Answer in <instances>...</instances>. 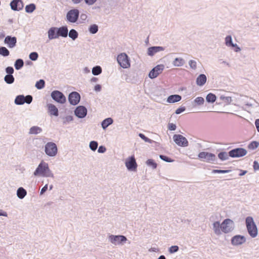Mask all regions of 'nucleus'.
Listing matches in <instances>:
<instances>
[{
	"instance_id": "f257e3e1",
	"label": "nucleus",
	"mask_w": 259,
	"mask_h": 259,
	"mask_svg": "<svg viewBox=\"0 0 259 259\" xmlns=\"http://www.w3.org/2000/svg\"><path fill=\"white\" fill-rule=\"evenodd\" d=\"M48 35L50 40L58 38L60 36L66 37L68 35V27L66 25L60 27H52L48 30Z\"/></svg>"
},
{
	"instance_id": "f03ea898",
	"label": "nucleus",
	"mask_w": 259,
	"mask_h": 259,
	"mask_svg": "<svg viewBox=\"0 0 259 259\" xmlns=\"http://www.w3.org/2000/svg\"><path fill=\"white\" fill-rule=\"evenodd\" d=\"M245 224L247 232L252 238H255L258 234L257 228L251 217H247L245 219Z\"/></svg>"
},
{
	"instance_id": "7ed1b4c3",
	"label": "nucleus",
	"mask_w": 259,
	"mask_h": 259,
	"mask_svg": "<svg viewBox=\"0 0 259 259\" xmlns=\"http://www.w3.org/2000/svg\"><path fill=\"white\" fill-rule=\"evenodd\" d=\"M117 61L119 66L122 68L126 69L131 67L130 58L125 53H122L118 55Z\"/></svg>"
},
{
	"instance_id": "20e7f679",
	"label": "nucleus",
	"mask_w": 259,
	"mask_h": 259,
	"mask_svg": "<svg viewBox=\"0 0 259 259\" xmlns=\"http://www.w3.org/2000/svg\"><path fill=\"white\" fill-rule=\"evenodd\" d=\"M198 157L201 161L212 163H215L214 162L217 160L214 154L208 152H201Z\"/></svg>"
},
{
	"instance_id": "39448f33",
	"label": "nucleus",
	"mask_w": 259,
	"mask_h": 259,
	"mask_svg": "<svg viewBox=\"0 0 259 259\" xmlns=\"http://www.w3.org/2000/svg\"><path fill=\"white\" fill-rule=\"evenodd\" d=\"M45 152L50 157L55 156L58 153L57 145L54 142H48L45 146Z\"/></svg>"
},
{
	"instance_id": "423d86ee",
	"label": "nucleus",
	"mask_w": 259,
	"mask_h": 259,
	"mask_svg": "<svg viewBox=\"0 0 259 259\" xmlns=\"http://www.w3.org/2000/svg\"><path fill=\"white\" fill-rule=\"evenodd\" d=\"M108 240L109 241L115 245H123L127 240L125 236L121 235H110L108 236Z\"/></svg>"
},
{
	"instance_id": "0eeeda50",
	"label": "nucleus",
	"mask_w": 259,
	"mask_h": 259,
	"mask_svg": "<svg viewBox=\"0 0 259 259\" xmlns=\"http://www.w3.org/2000/svg\"><path fill=\"white\" fill-rule=\"evenodd\" d=\"M79 17V11L77 9H71L66 14V20L71 23H76Z\"/></svg>"
},
{
	"instance_id": "6e6552de",
	"label": "nucleus",
	"mask_w": 259,
	"mask_h": 259,
	"mask_svg": "<svg viewBox=\"0 0 259 259\" xmlns=\"http://www.w3.org/2000/svg\"><path fill=\"white\" fill-rule=\"evenodd\" d=\"M52 99L59 104H64L66 102V98L62 92L58 90H54L51 93Z\"/></svg>"
},
{
	"instance_id": "1a4fd4ad",
	"label": "nucleus",
	"mask_w": 259,
	"mask_h": 259,
	"mask_svg": "<svg viewBox=\"0 0 259 259\" xmlns=\"http://www.w3.org/2000/svg\"><path fill=\"white\" fill-rule=\"evenodd\" d=\"M33 100L31 95H27L24 96L23 95H19L16 97L14 103L17 105H22L24 103L30 104Z\"/></svg>"
},
{
	"instance_id": "9d476101",
	"label": "nucleus",
	"mask_w": 259,
	"mask_h": 259,
	"mask_svg": "<svg viewBox=\"0 0 259 259\" xmlns=\"http://www.w3.org/2000/svg\"><path fill=\"white\" fill-rule=\"evenodd\" d=\"M222 232L228 233L232 232L234 229V222L230 219H225L222 223Z\"/></svg>"
},
{
	"instance_id": "9b49d317",
	"label": "nucleus",
	"mask_w": 259,
	"mask_h": 259,
	"mask_svg": "<svg viewBox=\"0 0 259 259\" xmlns=\"http://www.w3.org/2000/svg\"><path fill=\"white\" fill-rule=\"evenodd\" d=\"M247 150L243 148H236L229 151V155L232 158H239L245 156Z\"/></svg>"
},
{
	"instance_id": "f8f14e48",
	"label": "nucleus",
	"mask_w": 259,
	"mask_h": 259,
	"mask_svg": "<svg viewBox=\"0 0 259 259\" xmlns=\"http://www.w3.org/2000/svg\"><path fill=\"white\" fill-rule=\"evenodd\" d=\"M164 69V66L163 64H159L153 67L149 72L148 76L151 79L156 78L160 73H162Z\"/></svg>"
},
{
	"instance_id": "ddd939ff",
	"label": "nucleus",
	"mask_w": 259,
	"mask_h": 259,
	"mask_svg": "<svg viewBox=\"0 0 259 259\" xmlns=\"http://www.w3.org/2000/svg\"><path fill=\"white\" fill-rule=\"evenodd\" d=\"M173 139L176 144L179 146L185 147L189 145L187 139L181 135H174Z\"/></svg>"
},
{
	"instance_id": "4468645a",
	"label": "nucleus",
	"mask_w": 259,
	"mask_h": 259,
	"mask_svg": "<svg viewBox=\"0 0 259 259\" xmlns=\"http://www.w3.org/2000/svg\"><path fill=\"white\" fill-rule=\"evenodd\" d=\"M125 166L127 169L130 171H135L137 168V164L136 159L134 155L130 156L126 159L125 162Z\"/></svg>"
},
{
	"instance_id": "2eb2a0df",
	"label": "nucleus",
	"mask_w": 259,
	"mask_h": 259,
	"mask_svg": "<svg viewBox=\"0 0 259 259\" xmlns=\"http://www.w3.org/2000/svg\"><path fill=\"white\" fill-rule=\"evenodd\" d=\"M68 99L69 103L75 106L79 103L80 100V95L77 92H72L69 94Z\"/></svg>"
},
{
	"instance_id": "dca6fc26",
	"label": "nucleus",
	"mask_w": 259,
	"mask_h": 259,
	"mask_svg": "<svg viewBox=\"0 0 259 259\" xmlns=\"http://www.w3.org/2000/svg\"><path fill=\"white\" fill-rule=\"evenodd\" d=\"M48 164L43 161H42L38 165L36 169L35 170L33 175L35 176L38 175L42 176L45 172H46L47 169H48Z\"/></svg>"
},
{
	"instance_id": "f3484780",
	"label": "nucleus",
	"mask_w": 259,
	"mask_h": 259,
	"mask_svg": "<svg viewBox=\"0 0 259 259\" xmlns=\"http://www.w3.org/2000/svg\"><path fill=\"white\" fill-rule=\"evenodd\" d=\"M246 238L244 236L236 235L231 238V244L234 246L242 245L246 242Z\"/></svg>"
},
{
	"instance_id": "a211bd4d",
	"label": "nucleus",
	"mask_w": 259,
	"mask_h": 259,
	"mask_svg": "<svg viewBox=\"0 0 259 259\" xmlns=\"http://www.w3.org/2000/svg\"><path fill=\"white\" fill-rule=\"evenodd\" d=\"M75 115L79 118L85 117L87 114V109L84 106L80 105L74 110Z\"/></svg>"
},
{
	"instance_id": "6ab92c4d",
	"label": "nucleus",
	"mask_w": 259,
	"mask_h": 259,
	"mask_svg": "<svg viewBox=\"0 0 259 259\" xmlns=\"http://www.w3.org/2000/svg\"><path fill=\"white\" fill-rule=\"evenodd\" d=\"M10 6L12 10L19 11L23 9L24 4L22 0H12L10 2Z\"/></svg>"
},
{
	"instance_id": "aec40b11",
	"label": "nucleus",
	"mask_w": 259,
	"mask_h": 259,
	"mask_svg": "<svg viewBox=\"0 0 259 259\" xmlns=\"http://www.w3.org/2000/svg\"><path fill=\"white\" fill-rule=\"evenodd\" d=\"M4 43L7 45L9 48H14L16 47L17 44V38L15 36L7 35L4 39Z\"/></svg>"
},
{
	"instance_id": "412c9836",
	"label": "nucleus",
	"mask_w": 259,
	"mask_h": 259,
	"mask_svg": "<svg viewBox=\"0 0 259 259\" xmlns=\"http://www.w3.org/2000/svg\"><path fill=\"white\" fill-rule=\"evenodd\" d=\"M165 48L161 46H153L148 49L147 54L149 56H153L156 53L164 51Z\"/></svg>"
},
{
	"instance_id": "4be33fe9",
	"label": "nucleus",
	"mask_w": 259,
	"mask_h": 259,
	"mask_svg": "<svg viewBox=\"0 0 259 259\" xmlns=\"http://www.w3.org/2000/svg\"><path fill=\"white\" fill-rule=\"evenodd\" d=\"M48 112L51 115L58 116L59 115V110L55 105L53 104H48L47 105Z\"/></svg>"
},
{
	"instance_id": "5701e85b",
	"label": "nucleus",
	"mask_w": 259,
	"mask_h": 259,
	"mask_svg": "<svg viewBox=\"0 0 259 259\" xmlns=\"http://www.w3.org/2000/svg\"><path fill=\"white\" fill-rule=\"evenodd\" d=\"M207 80L206 76L204 74H200L196 78V82L198 86H203Z\"/></svg>"
},
{
	"instance_id": "b1692460",
	"label": "nucleus",
	"mask_w": 259,
	"mask_h": 259,
	"mask_svg": "<svg viewBox=\"0 0 259 259\" xmlns=\"http://www.w3.org/2000/svg\"><path fill=\"white\" fill-rule=\"evenodd\" d=\"M213 230L214 233L217 235L221 234V231H222V224H221L220 222L216 221L213 223Z\"/></svg>"
},
{
	"instance_id": "393cba45",
	"label": "nucleus",
	"mask_w": 259,
	"mask_h": 259,
	"mask_svg": "<svg viewBox=\"0 0 259 259\" xmlns=\"http://www.w3.org/2000/svg\"><path fill=\"white\" fill-rule=\"evenodd\" d=\"M182 97L179 95H172L168 97L167 102L169 103H174L180 101Z\"/></svg>"
},
{
	"instance_id": "a878e982",
	"label": "nucleus",
	"mask_w": 259,
	"mask_h": 259,
	"mask_svg": "<svg viewBox=\"0 0 259 259\" xmlns=\"http://www.w3.org/2000/svg\"><path fill=\"white\" fill-rule=\"evenodd\" d=\"M113 122V119L108 117L104 119L101 122V126L103 130H106L110 125Z\"/></svg>"
},
{
	"instance_id": "bb28decb",
	"label": "nucleus",
	"mask_w": 259,
	"mask_h": 259,
	"mask_svg": "<svg viewBox=\"0 0 259 259\" xmlns=\"http://www.w3.org/2000/svg\"><path fill=\"white\" fill-rule=\"evenodd\" d=\"M27 195L26 190L23 187H19L17 190V196L20 199H23Z\"/></svg>"
},
{
	"instance_id": "cd10ccee",
	"label": "nucleus",
	"mask_w": 259,
	"mask_h": 259,
	"mask_svg": "<svg viewBox=\"0 0 259 259\" xmlns=\"http://www.w3.org/2000/svg\"><path fill=\"white\" fill-rule=\"evenodd\" d=\"M42 130L41 127L37 126H33L29 129V134L37 135L40 133Z\"/></svg>"
},
{
	"instance_id": "c85d7f7f",
	"label": "nucleus",
	"mask_w": 259,
	"mask_h": 259,
	"mask_svg": "<svg viewBox=\"0 0 259 259\" xmlns=\"http://www.w3.org/2000/svg\"><path fill=\"white\" fill-rule=\"evenodd\" d=\"M185 60L182 58H176L173 61L172 64L176 67H181L185 64Z\"/></svg>"
},
{
	"instance_id": "c756f323",
	"label": "nucleus",
	"mask_w": 259,
	"mask_h": 259,
	"mask_svg": "<svg viewBox=\"0 0 259 259\" xmlns=\"http://www.w3.org/2000/svg\"><path fill=\"white\" fill-rule=\"evenodd\" d=\"M68 35L73 40H75L78 37V33L74 29H70L69 32H68Z\"/></svg>"
},
{
	"instance_id": "7c9ffc66",
	"label": "nucleus",
	"mask_w": 259,
	"mask_h": 259,
	"mask_svg": "<svg viewBox=\"0 0 259 259\" xmlns=\"http://www.w3.org/2000/svg\"><path fill=\"white\" fill-rule=\"evenodd\" d=\"M24 65V61L22 59H17L14 63V67L17 70L21 69Z\"/></svg>"
},
{
	"instance_id": "2f4dec72",
	"label": "nucleus",
	"mask_w": 259,
	"mask_h": 259,
	"mask_svg": "<svg viewBox=\"0 0 259 259\" xmlns=\"http://www.w3.org/2000/svg\"><path fill=\"white\" fill-rule=\"evenodd\" d=\"M4 81L7 84H12L15 81V78L12 74H7L4 77Z\"/></svg>"
},
{
	"instance_id": "473e14b6",
	"label": "nucleus",
	"mask_w": 259,
	"mask_h": 259,
	"mask_svg": "<svg viewBox=\"0 0 259 259\" xmlns=\"http://www.w3.org/2000/svg\"><path fill=\"white\" fill-rule=\"evenodd\" d=\"M88 30L91 34H96L99 30V26L96 24H92L89 26Z\"/></svg>"
},
{
	"instance_id": "72a5a7b5",
	"label": "nucleus",
	"mask_w": 259,
	"mask_h": 259,
	"mask_svg": "<svg viewBox=\"0 0 259 259\" xmlns=\"http://www.w3.org/2000/svg\"><path fill=\"white\" fill-rule=\"evenodd\" d=\"M36 9V5L31 3L26 6L25 10L27 13H32Z\"/></svg>"
},
{
	"instance_id": "f704fd0d",
	"label": "nucleus",
	"mask_w": 259,
	"mask_h": 259,
	"mask_svg": "<svg viewBox=\"0 0 259 259\" xmlns=\"http://www.w3.org/2000/svg\"><path fill=\"white\" fill-rule=\"evenodd\" d=\"M216 99V96L211 93L208 94L206 97V100L208 103H213L215 101Z\"/></svg>"
},
{
	"instance_id": "c9c22d12",
	"label": "nucleus",
	"mask_w": 259,
	"mask_h": 259,
	"mask_svg": "<svg viewBox=\"0 0 259 259\" xmlns=\"http://www.w3.org/2000/svg\"><path fill=\"white\" fill-rule=\"evenodd\" d=\"M102 69L101 66L97 65L92 68V74L94 75H99L102 73Z\"/></svg>"
},
{
	"instance_id": "e433bc0d",
	"label": "nucleus",
	"mask_w": 259,
	"mask_h": 259,
	"mask_svg": "<svg viewBox=\"0 0 259 259\" xmlns=\"http://www.w3.org/2000/svg\"><path fill=\"white\" fill-rule=\"evenodd\" d=\"M229 152L227 153L226 152H221L218 154V157L222 161L226 160L229 159Z\"/></svg>"
},
{
	"instance_id": "4c0bfd02",
	"label": "nucleus",
	"mask_w": 259,
	"mask_h": 259,
	"mask_svg": "<svg viewBox=\"0 0 259 259\" xmlns=\"http://www.w3.org/2000/svg\"><path fill=\"white\" fill-rule=\"evenodd\" d=\"M10 51L5 47H0V55L6 57L9 56Z\"/></svg>"
},
{
	"instance_id": "58836bf2",
	"label": "nucleus",
	"mask_w": 259,
	"mask_h": 259,
	"mask_svg": "<svg viewBox=\"0 0 259 259\" xmlns=\"http://www.w3.org/2000/svg\"><path fill=\"white\" fill-rule=\"evenodd\" d=\"M146 164L148 166L152 167L153 169H156L157 167V164L152 159H148L146 161Z\"/></svg>"
},
{
	"instance_id": "ea45409f",
	"label": "nucleus",
	"mask_w": 259,
	"mask_h": 259,
	"mask_svg": "<svg viewBox=\"0 0 259 259\" xmlns=\"http://www.w3.org/2000/svg\"><path fill=\"white\" fill-rule=\"evenodd\" d=\"M259 146V142L257 141H252L250 142L247 147L250 150H254L257 148Z\"/></svg>"
},
{
	"instance_id": "a19ab883",
	"label": "nucleus",
	"mask_w": 259,
	"mask_h": 259,
	"mask_svg": "<svg viewBox=\"0 0 259 259\" xmlns=\"http://www.w3.org/2000/svg\"><path fill=\"white\" fill-rule=\"evenodd\" d=\"M35 86L38 90L43 89L45 86V80L44 79L39 80L38 81H36Z\"/></svg>"
},
{
	"instance_id": "79ce46f5",
	"label": "nucleus",
	"mask_w": 259,
	"mask_h": 259,
	"mask_svg": "<svg viewBox=\"0 0 259 259\" xmlns=\"http://www.w3.org/2000/svg\"><path fill=\"white\" fill-rule=\"evenodd\" d=\"M98 146V143L95 141H92L89 144L90 148L93 151H95Z\"/></svg>"
},
{
	"instance_id": "37998d69",
	"label": "nucleus",
	"mask_w": 259,
	"mask_h": 259,
	"mask_svg": "<svg viewBox=\"0 0 259 259\" xmlns=\"http://www.w3.org/2000/svg\"><path fill=\"white\" fill-rule=\"evenodd\" d=\"M139 136L145 142H147V143H155V141H154L153 140H151V139H150L149 138H148V137H146L145 136L144 134H142V133H140L139 134Z\"/></svg>"
},
{
	"instance_id": "c03bdc74",
	"label": "nucleus",
	"mask_w": 259,
	"mask_h": 259,
	"mask_svg": "<svg viewBox=\"0 0 259 259\" xmlns=\"http://www.w3.org/2000/svg\"><path fill=\"white\" fill-rule=\"evenodd\" d=\"M225 45L227 46V47H231V46L232 45V44L233 43V41H232V36L231 35H227L226 37H225Z\"/></svg>"
},
{
	"instance_id": "a18cd8bd",
	"label": "nucleus",
	"mask_w": 259,
	"mask_h": 259,
	"mask_svg": "<svg viewBox=\"0 0 259 259\" xmlns=\"http://www.w3.org/2000/svg\"><path fill=\"white\" fill-rule=\"evenodd\" d=\"M220 99L223 101L227 104H229L232 101V98L231 97H226L223 95L220 96Z\"/></svg>"
},
{
	"instance_id": "49530a36",
	"label": "nucleus",
	"mask_w": 259,
	"mask_h": 259,
	"mask_svg": "<svg viewBox=\"0 0 259 259\" xmlns=\"http://www.w3.org/2000/svg\"><path fill=\"white\" fill-rule=\"evenodd\" d=\"M29 58L31 61H36L38 58V54L36 52H31L29 55Z\"/></svg>"
},
{
	"instance_id": "de8ad7c7",
	"label": "nucleus",
	"mask_w": 259,
	"mask_h": 259,
	"mask_svg": "<svg viewBox=\"0 0 259 259\" xmlns=\"http://www.w3.org/2000/svg\"><path fill=\"white\" fill-rule=\"evenodd\" d=\"M159 158L161 160H162L165 162H172L174 161V159H172L170 158V157H169L166 155H162V154L160 155Z\"/></svg>"
},
{
	"instance_id": "09e8293b",
	"label": "nucleus",
	"mask_w": 259,
	"mask_h": 259,
	"mask_svg": "<svg viewBox=\"0 0 259 259\" xmlns=\"http://www.w3.org/2000/svg\"><path fill=\"white\" fill-rule=\"evenodd\" d=\"M179 250V247L178 245H172L169 247L168 251L170 253H174Z\"/></svg>"
},
{
	"instance_id": "8fccbe9b",
	"label": "nucleus",
	"mask_w": 259,
	"mask_h": 259,
	"mask_svg": "<svg viewBox=\"0 0 259 259\" xmlns=\"http://www.w3.org/2000/svg\"><path fill=\"white\" fill-rule=\"evenodd\" d=\"M42 176L44 177H51L52 178H54V174H53L52 171L50 170L49 167H48V169H47L46 172H45Z\"/></svg>"
},
{
	"instance_id": "3c124183",
	"label": "nucleus",
	"mask_w": 259,
	"mask_h": 259,
	"mask_svg": "<svg viewBox=\"0 0 259 259\" xmlns=\"http://www.w3.org/2000/svg\"><path fill=\"white\" fill-rule=\"evenodd\" d=\"M194 102L198 105H201L203 104L204 99L202 97H198L194 100Z\"/></svg>"
},
{
	"instance_id": "603ef678",
	"label": "nucleus",
	"mask_w": 259,
	"mask_h": 259,
	"mask_svg": "<svg viewBox=\"0 0 259 259\" xmlns=\"http://www.w3.org/2000/svg\"><path fill=\"white\" fill-rule=\"evenodd\" d=\"M80 16V23H84L87 21L88 15L85 13L81 14Z\"/></svg>"
},
{
	"instance_id": "864d4df0",
	"label": "nucleus",
	"mask_w": 259,
	"mask_h": 259,
	"mask_svg": "<svg viewBox=\"0 0 259 259\" xmlns=\"http://www.w3.org/2000/svg\"><path fill=\"white\" fill-rule=\"evenodd\" d=\"M63 124H66L73 120V117L71 115H68L63 118Z\"/></svg>"
},
{
	"instance_id": "5fc2aeb1",
	"label": "nucleus",
	"mask_w": 259,
	"mask_h": 259,
	"mask_svg": "<svg viewBox=\"0 0 259 259\" xmlns=\"http://www.w3.org/2000/svg\"><path fill=\"white\" fill-rule=\"evenodd\" d=\"M230 171V170L213 169L211 172L212 174H227Z\"/></svg>"
},
{
	"instance_id": "6e6d98bb",
	"label": "nucleus",
	"mask_w": 259,
	"mask_h": 259,
	"mask_svg": "<svg viewBox=\"0 0 259 259\" xmlns=\"http://www.w3.org/2000/svg\"><path fill=\"white\" fill-rule=\"evenodd\" d=\"M5 71L7 74H12L14 72V69L12 66H8L6 68Z\"/></svg>"
},
{
	"instance_id": "4d7b16f0",
	"label": "nucleus",
	"mask_w": 259,
	"mask_h": 259,
	"mask_svg": "<svg viewBox=\"0 0 259 259\" xmlns=\"http://www.w3.org/2000/svg\"><path fill=\"white\" fill-rule=\"evenodd\" d=\"M196 64V62L194 60H191L189 61V64L190 67L194 70L196 69L197 68Z\"/></svg>"
},
{
	"instance_id": "13d9d810",
	"label": "nucleus",
	"mask_w": 259,
	"mask_h": 259,
	"mask_svg": "<svg viewBox=\"0 0 259 259\" xmlns=\"http://www.w3.org/2000/svg\"><path fill=\"white\" fill-rule=\"evenodd\" d=\"M230 47L234 48V51L235 52H239L241 51V48L236 44L233 43Z\"/></svg>"
},
{
	"instance_id": "bf43d9fd",
	"label": "nucleus",
	"mask_w": 259,
	"mask_h": 259,
	"mask_svg": "<svg viewBox=\"0 0 259 259\" xmlns=\"http://www.w3.org/2000/svg\"><path fill=\"white\" fill-rule=\"evenodd\" d=\"M106 151V148L104 146H100L98 149V152L99 153H104Z\"/></svg>"
},
{
	"instance_id": "052dcab7",
	"label": "nucleus",
	"mask_w": 259,
	"mask_h": 259,
	"mask_svg": "<svg viewBox=\"0 0 259 259\" xmlns=\"http://www.w3.org/2000/svg\"><path fill=\"white\" fill-rule=\"evenodd\" d=\"M177 128V126L173 123H169L168 125V128L170 131H175Z\"/></svg>"
},
{
	"instance_id": "680f3d73",
	"label": "nucleus",
	"mask_w": 259,
	"mask_h": 259,
	"mask_svg": "<svg viewBox=\"0 0 259 259\" xmlns=\"http://www.w3.org/2000/svg\"><path fill=\"white\" fill-rule=\"evenodd\" d=\"M186 108L185 107H180L176 110L175 113L177 114H179L184 112Z\"/></svg>"
},
{
	"instance_id": "e2e57ef3",
	"label": "nucleus",
	"mask_w": 259,
	"mask_h": 259,
	"mask_svg": "<svg viewBox=\"0 0 259 259\" xmlns=\"http://www.w3.org/2000/svg\"><path fill=\"white\" fill-rule=\"evenodd\" d=\"M97 0H84V3L88 6H92L94 5Z\"/></svg>"
},
{
	"instance_id": "0e129e2a",
	"label": "nucleus",
	"mask_w": 259,
	"mask_h": 259,
	"mask_svg": "<svg viewBox=\"0 0 259 259\" xmlns=\"http://www.w3.org/2000/svg\"><path fill=\"white\" fill-rule=\"evenodd\" d=\"M253 168L255 171L259 170V163L257 161H254L253 163Z\"/></svg>"
},
{
	"instance_id": "69168bd1",
	"label": "nucleus",
	"mask_w": 259,
	"mask_h": 259,
	"mask_svg": "<svg viewBox=\"0 0 259 259\" xmlns=\"http://www.w3.org/2000/svg\"><path fill=\"white\" fill-rule=\"evenodd\" d=\"M48 184L45 185L41 189L40 192V195L44 194L48 190Z\"/></svg>"
},
{
	"instance_id": "338daca9",
	"label": "nucleus",
	"mask_w": 259,
	"mask_h": 259,
	"mask_svg": "<svg viewBox=\"0 0 259 259\" xmlns=\"http://www.w3.org/2000/svg\"><path fill=\"white\" fill-rule=\"evenodd\" d=\"M102 89V86L100 84H96L94 87V90L96 92H100Z\"/></svg>"
},
{
	"instance_id": "774afa93",
	"label": "nucleus",
	"mask_w": 259,
	"mask_h": 259,
	"mask_svg": "<svg viewBox=\"0 0 259 259\" xmlns=\"http://www.w3.org/2000/svg\"><path fill=\"white\" fill-rule=\"evenodd\" d=\"M255 125L256 126L257 131L259 133V118L255 120Z\"/></svg>"
}]
</instances>
